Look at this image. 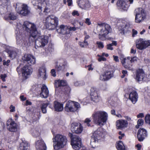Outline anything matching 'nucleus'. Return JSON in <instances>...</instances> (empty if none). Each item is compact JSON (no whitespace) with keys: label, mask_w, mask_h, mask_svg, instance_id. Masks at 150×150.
<instances>
[{"label":"nucleus","mask_w":150,"mask_h":150,"mask_svg":"<svg viewBox=\"0 0 150 150\" xmlns=\"http://www.w3.org/2000/svg\"><path fill=\"white\" fill-rule=\"evenodd\" d=\"M15 33L16 43L19 46L27 47L33 42L35 38H37L35 42L36 49L43 47L48 43V36H39L35 25L27 21L24 22L22 25L18 23Z\"/></svg>","instance_id":"nucleus-1"},{"label":"nucleus","mask_w":150,"mask_h":150,"mask_svg":"<svg viewBox=\"0 0 150 150\" xmlns=\"http://www.w3.org/2000/svg\"><path fill=\"white\" fill-rule=\"evenodd\" d=\"M92 117L94 123L101 126L104 125L108 119V115L106 112L99 110L93 112Z\"/></svg>","instance_id":"nucleus-2"},{"label":"nucleus","mask_w":150,"mask_h":150,"mask_svg":"<svg viewBox=\"0 0 150 150\" xmlns=\"http://www.w3.org/2000/svg\"><path fill=\"white\" fill-rule=\"evenodd\" d=\"M97 29L99 33L98 38L102 40H109L107 36L112 31V28L109 25L105 23L98 24Z\"/></svg>","instance_id":"nucleus-3"},{"label":"nucleus","mask_w":150,"mask_h":150,"mask_svg":"<svg viewBox=\"0 0 150 150\" xmlns=\"http://www.w3.org/2000/svg\"><path fill=\"white\" fill-rule=\"evenodd\" d=\"M52 140L55 150H59L64 148L67 144V142L66 137L60 134L54 136Z\"/></svg>","instance_id":"nucleus-4"},{"label":"nucleus","mask_w":150,"mask_h":150,"mask_svg":"<svg viewBox=\"0 0 150 150\" xmlns=\"http://www.w3.org/2000/svg\"><path fill=\"white\" fill-rule=\"evenodd\" d=\"M106 134L105 131L101 128H98L95 131L91 137L90 145L93 148H95L98 140L104 137Z\"/></svg>","instance_id":"nucleus-5"},{"label":"nucleus","mask_w":150,"mask_h":150,"mask_svg":"<svg viewBox=\"0 0 150 150\" xmlns=\"http://www.w3.org/2000/svg\"><path fill=\"white\" fill-rule=\"evenodd\" d=\"M43 23L46 28L52 30L58 25V19L54 16L51 15L46 18L44 20Z\"/></svg>","instance_id":"nucleus-6"},{"label":"nucleus","mask_w":150,"mask_h":150,"mask_svg":"<svg viewBox=\"0 0 150 150\" xmlns=\"http://www.w3.org/2000/svg\"><path fill=\"white\" fill-rule=\"evenodd\" d=\"M81 108L80 104L77 102L69 100L66 103L64 109L67 112H74Z\"/></svg>","instance_id":"nucleus-7"},{"label":"nucleus","mask_w":150,"mask_h":150,"mask_svg":"<svg viewBox=\"0 0 150 150\" xmlns=\"http://www.w3.org/2000/svg\"><path fill=\"white\" fill-rule=\"evenodd\" d=\"M134 13L135 16V21L139 23L144 21L146 18V13L144 10L142 8H138L135 9Z\"/></svg>","instance_id":"nucleus-8"},{"label":"nucleus","mask_w":150,"mask_h":150,"mask_svg":"<svg viewBox=\"0 0 150 150\" xmlns=\"http://www.w3.org/2000/svg\"><path fill=\"white\" fill-rule=\"evenodd\" d=\"M138 58L136 57H127L123 59H121V62L124 67L128 70H132V63L137 61Z\"/></svg>","instance_id":"nucleus-9"},{"label":"nucleus","mask_w":150,"mask_h":150,"mask_svg":"<svg viewBox=\"0 0 150 150\" xmlns=\"http://www.w3.org/2000/svg\"><path fill=\"white\" fill-rule=\"evenodd\" d=\"M16 8L18 13L23 16L27 15L30 12L27 5L21 3L16 4Z\"/></svg>","instance_id":"nucleus-10"},{"label":"nucleus","mask_w":150,"mask_h":150,"mask_svg":"<svg viewBox=\"0 0 150 150\" xmlns=\"http://www.w3.org/2000/svg\"><path fill=\"white\" fill-rule=\"evenodd\" d=\"M90 95L91 100L95 103L98 102L101 99L100 93L95 87H92L91 89Z\"/></svg>","instance_id":"nucleus-11"},{"label":"nucleus","mask_w":150,"mask_h":150,"mask_svg":"<svg viewBox=\"0 0 150 150\" xmlns=\"http://www.w3.org/2000/svg\"><path fill=\"white\" fill-rule=\"evenodd\" d=\"M150 45V41L145 40L143 39H137L136 42L137 48L142 50L145 49Z\"/></svg>","instance_id":"nucleus-12"},{"label":"nucleus","mask_w":150,"mask_h":150,"mask_svg":"<svg viewBox=\"0 0 150 150\" xmlns=\"http://www.w3.org/2000/svg\"><path fill=\"white\" fill-rule=\"evenodd\" d=\"M71 144L74 149L79 150L81 147V138L78 136L74 137L71 140Z\"/></svg>","instance_id":"nucleus-13"},{"label":"nucleus","mask_w":150,"mask_h":150,"mask_svg":"<svg viewBox=\"0 0 150 150\" xmlns=\"http://www.w3.org/2000/svg\"><path fill=\"white\" fill-rule=\"evenodd\" d=\"M7 128L11 132H16L17 131L18 125L12 119H9L7 122Z\"/></svg>","instance_id":"nucleus-14"},{"label":"nucleus","mask_w":150,"mask_h":150,"mask_svg":"<svg viewBox=\"0 0 150 150\" xmlns=\"http://www.w3.org/2000/svg\"><path fill=\"white\" fill-rule=\"evenodd\" d=\"M67 67V62L63 59L59 60L55 63V69L59 72L63 71Z\"/></svg>","instance_id":"nucleus-15"},{"label":"nucleus","mask_w":150,"mask_h":150,"mask_svg":"<svg viewBox=\"0 0 150 150\" xmlns=\"http://www.w3.org/2000/svg\"><path fill=\"white\" fill-rule=\"evenodd\" d=\"M71 129L76 133L80 134L83 130V127L80 123L74 122L71 124Z\"/></svg>","instance_id":"nucleus-16"},{"label":"nucleus","mask_w":150,"mask_h":150,"mask_svg":"<svg viewBox=\"0 0 150 150\" xmlns=\"http://www.w3.org/2000/svg\"><path fill=\"white\" fill-rule=\"evenodd\" d=\"M57 30L59 33L63 35H66L68 37H69L70 36V34H69V27L66 25H60Z\"/></svg>","instance_id":"nucleus-17"},{"label":"nucleus","mask_w":150,"mask_h":150,"mask_svg":"<svg viewBox=\"0 0 150 150\" xmlns=\"http://www.w3.org/2000/svg\"><path fill=\"white\" fill-rule=\"evenodd\" d=\"M32 69L29 67L25 66L22 69V73L23 76L27 79L32 72Z\"/></svg>","instance_id":"nucleus-18"},{"label":"nucleus","mask_w":150,"mask_h":150,"mask_svg":"<svg viewBox=\"0 0 150 150\" xmlns=\"http://www.w3.org/2000/svg\"><path fill=\"white\" fill-rule=\"evenodd\" d=\"M113 76V72L112 71L107 70L103 74L101 75L100 77V80L103 81H107L110 79Z\"/></svg>","instance_id":"nucleus-19"},{"label":"nucleus","mask_w":150,"mask_h":150,"mask_svg":"<svg viewBox=\"0 0 150 150\" xmlns=\"http://www.w3.org/2000/svg\"><path fill=\"white\" fill-rule=\"evenodd\" d=\"M147 136V132L146 129L143 128L139 129L137 132V137L139 141H142Z\"/></svg>","instance_id":"nucleus-20"},{"label":"nucleus","mask_w":150,"mask_h":150,"mask_svg":"<svg viewBox=\"0 0 150 150\" xmlns=\"http://www.w3.org/2000/svg\"><path fill=\"white\" fill-rule=\"evenodd\" d=\"M78 4L80 8L84 9H88L91 7L88 0H79Z\"/></svg>","instance_id":"nucleus-21"},{"label":"nucleus","mask_w":150,"mask_h":150,"mask_svg":"<svg viewBox=\"0 0 150 150\" xmlns=\"http://www.w3.org/2000/svg\"><path fill=\"white\" fill-rule=\"evenodd\" d=\"M145 76V74L143 70L138 69L136 71V80L138 81H141L143 80Z\"/></svg>","instance_id":"nucleus-22"},{"label":"nucleus","mask_w":150,"mask_h":150,"mask_svg":"<svg viewBox=\"0 0 150 150\" xmlns=\"http://www.w3.org/2000/svg\"><path fill=\"white\" fill-rule=\"evenodd\" d=\"M35 147L37 150H46V144L41 139L36 142Z\"/></svg>","instance_id":"nucleus-23"},{"label":"nucleus","mask_w":150,"mask_h":150,"mask_svg":"<svg viewBox=\"0 0 150 150\" xmlns=\"http://www.w3.org/2000/svg\"><path fill=\"white\" fill-rule=\"evenodd\" d=\"M116 127L117 129H120L126 127L128 122L127 121L123 120H120L116 121Z\"/></svg>","instance_id":"nucleus-24"},{"label":"nucleus","mask_w":150,"mask_h":150,"mask_svg":"<svg viewBox=\"0 0 150 150\" xmlns=\"http://www.w3.org/2000/svg\"><path fill=\"white\" fill-rule=\"evenodd\" d=\"M49 92L47 86L43 84L41 88V91L40 93V96L42 98H46L49 95Z\"/></svg>","instance_id":"nucleus-25"},{"label":"nucleus","mask_w":150,"mask_h":150,"mask_svg":"<svg viewBox=\"0 0 150 150\" xmlns=\"http://www.w3.org/2000/svg\"><path fill=\"white\" fill-rule=\"evenodd\" d=\"M138 94L135 91H132L129 95V99L133 103H135L138 99Z\"/></svg>","instance_id":"nucleus-26"},{"label":"nucleus","mask_w":150,"mask_h":150,"mask_svg":"<svg viewBox=\"0 0 150 150\" xmlns=\"http://www.w3.org/2000/svg\"><path fill=\"white\" fill-rule=\"evenodd\" d=\"M17 50L16 49L13 50H7V52L9 54V57L12 59H14L17 55Z\"/></svg>","instance_id":"nucleus-27"},{"label":"nucleus","mask_w":150,"mask_h":150,"mask_svg":"<svg viewBox=\"0 0 150 150\" xmlns=\"http://www.w3.org/2000/svg\"><path fill=\"white\" fill-rule=\"evenodd\" d=\"M63 104L57 101L54 102V106L55 109L57 111H61L63 109Z\"/></svg>","instance_id":"nucleus-28"},{"label":"nucleus","mask_w":150,"mask_h":150,"mask_svg":"<svg viewBox=\"0 0 150 150\" xmlns=\"http://www.w3.org/2000/svg\"><path fill=\"white\" fill-rule=\"evenodd\" d=\"M117 5L119 8L124 10H126L127 9V7L125 1L123 0H118L117 1Z\"/></svg>","instance_id":"nucleus-29"},{"label":"nucleus","mask_w":150,"mask_h":150,"mask_svg":"<svg viewBox=\"0 0 150 150\" xmlns=\"http://www.w3.org/2000/svg\"><path fill=\"white\" fill-rule=\"evenodd\" d=\"M38 76V77L42 78L43 79H46V70L45 68H40Z\"/></svg>","instance_id":"nucleus-30"},{"label":"nucleus","mask_w":150,"mask_h":150,"mask_svg":"<svg viewBox=\"0 0 150 150\" xmlns=\"http://www.w3.org/2000/svg\"><path fill=\"white\" fill-rule=\"evenodd\" d=\"M66 85L67 82L66 81L64 80H56L55 82V87L57 88L61 86H64Z\"/></svg>","instance_id":"nucleus-31"},{"label":"nucleus","mask_w":150,"mask_h":150,"mask_svg":"<svg viewBox=\"0 0 150 150\" xmlns=\"http://www.w3.org/2000/svg\"><path fill=\"white\" fill-rule=\"evenodd\" d=\"M28 146V144L27 142L23 141L20 144L19 150H27Z\"/></svg>","instance_id":"nucleus-32"},{"label":"nucleus","mask_w":150,"mask_h":150,"mask_svg":"<svg viewBox=\"0 0 150 150\" xmlns=\"http://www.w3.org/2000/svg\"><path fill=\"white\" fill-rule=\"evenodd\" d=\"M30 132L32 135L35 137H38L40 135L39 129L38 128L32 129L31 130Z\"/></svg>","instance_id":"nucleus-33"},{"label":"nucleus","mask_w":150,"mask_h":150,"mask_svg":"<svg viewBox=\"0 0 150 150\" xmlns=\"http://www.w3.org/2000/svg\"><path fill=\"white\" fill-rule=\"evenodd\" d=\"M116 147L117 150H125V147L123 142L120 141L116 144Z\"/></svg>","instance_id":"nucleus-34"},{"label":"nucleus","mask_w":150,"mask_h":150,"mask_svg":"<svg viewBox=\"0 0 150 150\" xmlns=\"http://www.w3.org/2000/svg\"><path fill=\"white\" fill-rule=\"evenodd\" d=\"M17 18V16L15 13H10L7 17H5L6 20H14Z\"/></svg>","instance_id":"nucleus-35"},{"label":"nucleus","mask_w":150,"mask_h":150,"mask_svg":"<svg viewBox=\"0 0 150 150\" xmlns=\"http://www.w3.org/2000/svg\"><path fill=\"white\" fill-rule=\"evenodd\" d=\"M27 62L30 65L34 64L35 62V59L34 57L31 55V57L29 59V60H28Z\"/></svg>","instance_id":"nucleus-36"},{"label":"nucleus","mask_w":150,"mask_h":150,"mask_svg":"<svg viewBox=\"0 0 150 150\" xmlns=\"http://www.w3.org/2000/svg\"><path fill=\"white\" fill-rule=\"evenodd\" d=\"M48 104L47 103H43L41 107V109L42 112L45 113L47 112L46 108L48 105Z\"/></svg>","instance_id":"nucleus-37"},{"label":"nucleus","mask_w":150,"mask_h":150,"mask_svg":"<svg viewBox=\"0 0 150 150\" xmlns=\"http://www.w3.org/2000/svg\"><path fill=\"white\" fill-rule=\"evenodd\" d=\"M79 45L82 47H86L88 45L87 41L84 40L83 42H79Z\"/></svg>","instance_id":"nucleus-38"},{"label":"nucleus","mask_w":150,"mask_h":150,"mask_svg":"<svg viewBox=\"0 0 150 150\" xmlns=\"http://www.w3.org/2000/svg\"><path fill=\"white\" fill-rule=\"evenodd\" d=\"M38 0H33L32 2L34 5L37 6L38 9L41 10L42 7L38 5L39 4Z\"/></svg>","instance_id":"nucleus-39"},{"label":"nucleus","mask_w":150,"mask_h":150,"mask_svg":"<svg viewBox=\"0 0 150 150\" xmlns=\"http://www.w3.org/2000/svg\"><path fill=\"white\" fill-rule=\"evenodd\" d=\"M32 55L30 54H25L22 57V59L27 62Z\"/></svg>","instance_id":"nucleus-40"},{"label":"nucleus","mask_w":150,"mask_h":150,"mask_svg":"<svg viewBox=\"0 0 150 150\" xmlns=\"http://www.w3.org/2000/svg\"><path fill=\"white\" fill-rule=\"evenodd\" d=\"M144 123V120L142 119H139L137 121V125H136V127L138 128L139 127L142 125Z\"/></svg>","instance_id":"nucleus-41"},{"label":"nucleus","mask_w":150,"mask_h":150,"mask_svg":"<svg viewBox=\"0 0 150 150\" xmlns=\"http://www.w3.org/2000/svg\"><path fill=\"white\" fill-rule=\"evenodd\" d=\"M91 120L90 118H87L84 121V123L88 126H91L90 122Z\"/></svg>","instance_id":"nucleus-42"},{"label":"nucleus","mask_w":150,"mask_h":150,"mask_svg":"<svg viewBox=\"0 0 150 150\" xmlns=\"http://www.w3.org/2000/svg\"><path fill=\"white\" fill-rule=\"evenodd\" d=\"M98 47L99 48H103L104 47L103 43V42L100 41H97L96 42Z\"/></svg>","instance_id":"nucleus-43"},{"label":"nucleus","mask_w":150,"mask_h":150,"mask_svg":"<svg viewBox=\"0 0 150 150\" xmlns=\"http://www.w3.org/2000/svg\"><path fill=\"white\" fill-rule=\"evenodd\" d=\"M145 121L146 123L150 124V115H147L145 117Z\"/></svg>","instance_id":"nucleus-44"},{"label":"nucleus","mask_w":150,"mask_h":150,"mask_svg":"<svg viewBox=\"0 0 150 150\" xmlns=\"http://www.w3.org/2000/svg\"><path fill=\"white\" fill-rule=\"evenodd\" d=\"M84 84L83 82L81 81H77L74 83V85L76 86H80Z\"/></svg>","instance_id":"nucleus-45"},{"label":"nucleus","mask_w":150,"mask_h":150,"mask_svg":"<svg viewBox=\"0 0 150 150\" xmlns=\"http://www.w3.org/2000/svg\"><path fill=\"white\" fill-rule=\"evenodd\" d=\"M7 77L6 74H1L0 75L1 79L2 80V81L5 82L6 81L5 78Z\"/></svg>","instance_id":"nucleus-46"},{"label":"nucleus","mask_w":150,"mask_h":150,"mask_svg":"<svg viewBox=\"0 0 150 150\" xmlns=\"http://www.w3.org/2000/svg\"><path fill=\"white\" fill-rule=\"evenodd\" d=\"M106 59L105 57H103L102 56L100 58H99L98 59V61L99 62H101L102 61H106Z\"/></svg>","instance_id":"nucleus-47"},{"label":"nucleus","mask_w":150,"mask_h":150,"mask_svg":"<svg viewBox=\"0 0 150 150\" xmlns=\"http://www.w3.org/2000/svg\"><path fill=\"white\" fill-rule=\"evenodd\" d=\"M107 48L108 50H113V48L112 47V46L111 44H108L107 45Z\"/></svg>","instance_id":"nucleus-48"},{"label":"nucleus","mask_w":150,"mask_h":150,"mask_svg":"<svg viewBox=\"0 0 150 150\" xmlns=\"http://www.w3.org/2000/svg\"><path fill=\"white\" fill-rule=\"evenodd\" d=\"M51 73L52 76L54 77H55L56 76V71L54 69H52L51 70Z\"/></svg>","instance_id":"nucleus-49"},{"label":"nucleus","mask_w":150,"mask_h":150,"mask_svg":"<svg viewBox=\"0 0 150 150\" xmlns=\"http://www.w3.org/2000/svg\"><path fill=\"white\" fill-rule=\"evenodd\" d=\"M15 107L12 105H11L10 107V111L11 112H13L15 111Z\"/></svg>","instance_id":"nucleus-50"},{"label":"nucleus","mask_w":150,"mask_h":150,"mask_svg":"<svg viewBox=\"0 0 150 150\" xmlns=\"http://www.w3.org/2000/svg\"><path fill=\"white\" fill-rule=\"evenodd\" d=\"M10 62V60H8L6 62L5 60L3 61V64L4 65L8 66V63Z\"/></svg>","instance_id":"nucleus-51"},{"label":"nucleus","mask_w":150,"mask_h":150,"mask_svg":"<svg viewBox=\"0 0 150 150\" xmlns=\"http://www.w3.org/2000/svg\"><path fill=\"white\" fill-rule=\"evenodd\" d=\"M85 23L88 25H90L91 24L90 19L88 18H87L86 19Z\"/></svg>","instance_id":"nucleus-52"},{"label":"nucleus","mask_w":150,"mask_h":150,"mask_svg":"<svg viewBox=\"0 0 150 150\" xmlns=\"http://www.w3.org/2000/svg\"><path fill=\"white\" fill-rule=\"evenodd\" d=\"M77 28H78L77 27ZM69 34H70L69 33V31H75L76 29V28L74 27H70L69 28Z\"/></svg>","instance_id":"nucleus-53"},{"label":"nucleus","mask_w":150,"mask_h":150,"mask_svg":"<svg viewBox=\"0 0 150 150\" xmlns=\"http://www.w3.org/2000/svg\"><path fill=\"white\" fill-rule=\"evenodd\" d=\"M72 15L74 16H79V13L78 11H74L72 13Z\"/></svg>","instance_id":"nucleus-54"},{"label":"nucleus","mask_w":150,"mask_h":150,"mask_svg":"<svg viewBox=\"0 0 150 150\" xmlns=\"http://www.w3.org/2000/svg\"><path fill=\"white\" fill-rule=\"evenodd\" d=\"M118 29L119 30L120 33H122L124 30L123 28L121 26L119 27L118 28Z\"/></svg>","instance_id":"nucleus-55"},{"label":"nucleus","mask_w":150,"mask_h":150,"mask_svg":"<svg viewBox=\"0 0 150 150\" xmlns=\"http://www.w3.org/2000/svg\"><path fill=\"white\" fill-rule=\"evenodd\" d=\"M84 34L85 35L84 40H86L87 39H88L90 38V36L88 35H87L86 32V31L84 32Z\"/></svg>","instance_id":"nucleus-56"},{"label":"nucleus","mask_w":150,"mask_h":150,"mask_svg":"<svg viewBox=\"0 0 150 150\" xmlns=\"http://www.w3.org/2000/svg\"><path fill=\"white\" fill-rule=\"evenodd\" d=\"M113 57L114 58V60L116 62H119V60L118 59V57L117 56H115V55H113Z\"/></svg>","instance_id":"nucleus-57"},{"label":"nucleus","mask_w":150,"mask_h":150,"mask_svg":"<svg viewBox=\"0 0 150 150\" xmlns=\"http://www.w3.org/2000/svg\"><path fill=\"white\" fill-rule=\"evenodd\" d=\"M20 98L22 101H25L26 99V98L23 95L20 96Z\"/></svg>","instance_id":"nucleus-58"},{"label":"nucleus","mask_w":150,"mask_h":150,"mask_svg":"<svg viewBox=\"0 0 150 150\" xmlns=\"http://www.w3.org/2000/svg\"><path fill=\"white\" fill-rule=\"evenodd\" d=\"M135 146L137 148L138 150H140L142 147V145L139 144L136 145Z\"/></svg>","instance_id":"nucleus-59"},{"label":"nucleus","mask_w":150,"mask_h":150,"mask_svg":"<svg viewBox=\"0 0 150 150\" xmlns=\"http://www.w3.org/2000/svg\"><path fill=\"white\" fill-rule=\"evenodd\" d=\"M32 103L30 101H29L28 100H26V101L25 105L28 106V105H31Z\"/></svg>","instance_id":"nucleus-60"},{"label":"nucleus","mask_w":150,"mask_h":150,"mask_svg":"<svg viewBox=\"0 0 150 150\" xmlns=\"http://www.w3.org/2000/svg\"><path fill=\"white\" fill-rule=\"evenodd\" d=\"M67 2L68 6H70L72 4V0H67Z\"/></svg>","instance_id":"nucleus-61"},{"label":"nucleus","mask_w":150,"mask_h":150,"mask_svg":"<svg viewBox=\"0 0 150 150\" xmlns=\"http://www.w3.org/2000/svg\"><path fill=\"white\" fill-rule=\"evenodd\" d=\"M92 66V64H91L87 66V67H88V70L89 71L92 70L93 69V68L91 67Z\"/></svg>","instance_id":"nucleus-62"},{"label":"nucleus","mask_w":150,"mask_h":150,"mask_svg":"<svg viewBox=\"0 0 150 150\" xmlns=\"http://www.w3.org/2000/svg\"><path fill=\"white\" fill-rule=\"evenodd\" d=\"M144 116V114L143 113H140L138 115L137 117L138 118L142 117Z\"/></svg>","instance_id":"nucleus-63"},{"label":"nucleus","mask_w":150,"mask_h":150,"mask_svg":"<svg viewBox=\"0 0 150 150\" xmlns=\"http://www.w3.org/2000/svg\"><path fill=\"white\" fill-rule=\"evenodd\" d=\"M132 32H133V36H134L135 35H136L137 33V30H135L134 29L132 30Z\"/></svg>","instance_id":"nucleus-64"}]
</instances>
